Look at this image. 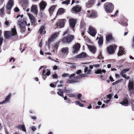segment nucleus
I'll return each instance as SVG.
<instances>
[{
  "instance_id": "f257e3e1",
  "label": "nucleus",
  "mask_w": 134,
  "mask_h": 134,
  "mask_svg": "<svg viewBox=\"0 0 134 134\" xmlns=\"http://www.w3.org/2000/svg\"><path fill=\"white\" fill-rule=\"evenodd\" d=\"M81 70H79L76 71V73H73L69 76V80L68 81L67 83H72L76 82H79V79L84 77H86V75L85 74H79L81 72Z\"/></svg>"
},
{
  "instance_id": "f03ea898",
  "label": "nucleus",
  "mask_w": 134,
  "mask_h": 134,
  "mask_svg": "<svg viewBox=\"0 0 134 134\" xmlns=\"http://www.w3.org/2000/svg\"><path fill=\"white\" fill-rule=\"evenodd\" d=\"M23 15H18L17 16L18 25L20 27L21 32L22 33L24 32L26 30L25 24L26 22L24 21L23 19Z\"/></svg>"
},
{
  "instance_id": "7ed1b4c3",
  "label": "nucleus",
  "mask_w": 134,
  "mask_h": 134,
  "mask_svg": "<svg viewBox=\"0 0 134 134\" xmlns=\"http://www.w3.org/2000/svg\"><path fill=\"white\" fill-rule=\"evenodd\" d=\"M17 32L15 28H12L11 32L10 31H5V36L6 38L9 39L12 36L16 35Z\"/></svg>"
},
{
  "instance_id": "20e7f679",
  "label": "nucleus",
  "mask_w": 134,
  "mask_h": 134,
  "mask_svg": "<svg viewBox=\"0 0 134 134\" xmlns=\"http://www.w3.org/2000/svg\"><path fill=\"white\" fill-rule=\"evenodd\" d=\"M104 8L107 13H111L113 12L114 6L111 3H107L105 4Z\"/></svg>"
},
{
  "instance_id": "39448f33",
  "label": "nucleus",
  "mask_w": 134,
  "mask_h": 134,
  "mask_svg": "<svg viewBox=\"0 0 134 134\" xmlns=\"http://www.w3.org/2000/svg\"><path fill=\"white\" fill-rule=\"evenodd\" d=\"M134 82L132 79H130L128 85V87L130 93L133 94L134 91Z\"/></svg>"
},
{
  "instance_id": "423d86ee",
  "label": "nucleus",
  "mask_w": 134,
  "mask_h": 134,
  "mask_svg": "<svg viewBox=\"0 0 134 134\" xmlns=\"http://www.w3.org/2000/svg\"><path fill=\"white\" fill-rule=\"evenodd\" d=\"M13 0H9L6 5V12L8 14H9L12 7L13 5Z\"/></svg>"
},
{
  "instance_id": "0eeeda50",
  "label": "nucleus",
  "mask_w": 134,
  "mask_h": 134,
  "mask_svg": "<svg viewBox=\"0 0 134 134\" xmlns=\"http://www.w3.org/2000/svg\"><path fill=\"white\" fill-rule=\"evenodd\" d=\"M74 38L73 36L69 35L67 37H64L62 41L64 43L67 42L69 43Z\"/></svg>"
},
{
  "instance_id": "6e6552de",
  "label": "nucleus",
  "mask_w": 134,
  "mask_h": 134,
  "mask_svg": "<svg viewBox=\"0 0 134 134\" xmlns=\"http://www.w3.org/2000/svg\"><path fill=\"white\" fill-rule=\"evenodd\" d=\"M88 32L91 36H94L96 35L97 31L95 29L91 26H90L89 27Z\"/></svg>"
},
{
  "instance_id": "1a4fd4ad",
  "label": "nucleus",
  "mask_w": 134,
  "mask_h": 134,
  "mask_svg": "<svg viewBox=\"0 0 134 134\" xmlns=\"http://www.w3.org/2000/svg\"><path fill=\"white\" fill-rule=\"evenodd\" d=\"M115 44L110 46L107 48V52L109 54L113 53L115 51V49L116 47Z\"/></svg>"
},
{
  "instance_id": "9d476101",
  "label": "nucleus",
  "mask_w": 134,
  "mask_h": 134,
  "mask_svg": "<svg viewBox=\"0 0 134 134\" xmlns=\"http://www.w3.org/2000/svg\"><path fill=\"white\" fill-rule=\"evenodd\" d=\"M80 47V44L79 43L75 44L72 48L73 53L74 54L77 53V52L79 50Z\"/></svg>"
},
{
  "instance_id": "9b49d317",
  "label": "nucleus",
  "mask_w": 134,
  "mask_h": 134,
  "mask_svg": "<svg viewBox=\"0 0 134 134\" xmlns=\"http://www.w3.org/2000/svg\"><path fill=\"white\" fill-rule=\"evenodd\" d=\"M11 95L12 94H9L8 96L6 97L4 100L0 102V105L9 103L11 97Z\"/></svg>"
},
{
  "instance_id": "f8f14e48",
  "label": "nucleus",
  "mask_w": 134,
  "mask_h": 134,
  "mask_svg": "<svg viewBox=\"0 0 134 134\" xmlns=\"http://www.w3.org/2000/svg\"><path fill=\"white\" fill-rule=\"evenodd\" d=\"M76 20L75 19L71 18L69 20V22L70 26L72 28H74L75 26Z\"/></svg>"
},
{
  "instance_id": "ddd939ff",
  "label": "nucleus",
  "mask_w": 134,
  "mask_h": 134,
  "mask_svg": "<svg viewBox=\"0 0 134 134\" xmlns=\"http://www.w3.org/2000/svg\"><path fill=\"white\" fill-rule=\"evenodd\" d=\"M31 11L34 14L36 15L38 12V8L37 6L35 5H33L31 7Z\"/></svg>"
},
{
  "instance_id": "4468645a",
  "label": "nucleus",
  "mask_w": 134,
  "mask_h": 134,
  "mask_svg": "<svg viewBox=\"0 0 134 134\" xmlns=\"http://www.w3.org/2000/svg\"><path fill=\"white\" fill-rule=\"evenodd\" d=\"M81 7L80 6L76 5L72 8V13H76L81 11Z\"/></svg>"
},
{
  "instance_id": "2eb2a0df",
  "label": "nucleus",
  "mask_w": 134,
  "mask_h": 134,
  "mask_svg": "<svg viewBox=\"0 0 134 134\" xmlns=\"http://www.w3.org/2000/svg\"><path fill=\"white\" fill-rule=\"evenodd\" d=\"M96 0H89L86 3V7L88 8H89L94 4Z\"/></svg>"
},
{
  "instance_id": "dca6fc26",
  "label": "nucleus",
  "mask_w": 134,
  "mask_h": 134,
  "mask_svg": "<svg viewBox=\"0 0 134 134\" xmlns=\"http://www.w3.org/2000/svg\"><path fill=\"white\" fill-rule=\"evenodd\" d=\"M64 19H62L58 21L56 24L57 26L59 28L63 27L64 26Z\"/></svg>"
},
{
  "instance_id": "f3484780",
  "label": "nucleus",
  "mask_w": 134,
  "mask_h": 134,
  "mask_svg": "<svg viewBox=\"0 0 134 134\" xmlns=\"http://www.w3.org/2000/svg\"><path fill=\"white\" fill-rule=\"evenodd\" d=\"M119 103L121 104L122 105L127 106L129 104L128 100L127 98L125 97L123 100L122 102H120Z\"/></svg>"
},
{
  "instance_id": "a211bd4d",
  "label": "nucleus",
  "mask_w": 134,
  "mask_h": 134,
  "mask_svg": "<svg viewBox=\"0 0 134 134\" xmlns=\"http://www.w3.org/2000/svg\"><path fill=\"white\" fill-rule=\"evenodd\" d=\"M29 2V0H19L18 2L19 4L22 6H26Z\"/></svg>"
},
{
  "instance_id": "6ab92c4d",
  "label": "nucleus",
  "mask_w": 134,
  "mask_h": 134,
  "mask_svg": "<svg viewBox=\"0 0 134 134\" xmlns=\"http://www.w3.org/2000/svg\"><path fill=\"white\" fill-rule=\"evenodd\" d=\"M61 51L63 54L66 55L68 53L69 49L67 47H65L62 48Z\"/></svg>"
},
{
  "instance_id": "aec40b11",
  "label": "nucleus",
  "mask_w": 134,
  "mask_h": 134,
  "mask_svg": "<svg viewBox=\"0 0 134 134\" xmlns=\"http://www.w3.org/2000/svg\"><path fill=\"white\" fill-rule=\"evenodd\" d=\"M47 72L46 74H41L42 78L44 80H45L46 79L47 76H48L51 74V71L49 70H47Z\"/></svg>"
},
{
  "instance_id": "412c9836",
  "label": "nucleus",
  "mask_w": 134,
  "mask_h": 134,
  "mask_svg": "<svg viewBox=\"0 0 134 134\" xmlns=\"http://www.w3.org/2000/svg\"><path fill=\"white\" fill-rule=\"evenodd\" d=\"M17 128L21 130H22L24 132H26V130L25 125L24 124H20L17 126Z\"/></svg>"
},
{
  "instance_id": "4be33fe9",
  "label": "nucleus",
  "mask_w": 134,
  "mask_h": 134,
  "mask_svg": "<svg viewBox=\"0 0 134 134\" xmlns=\"http://www.w3.org/2000/svg\"><path fill=\"white\" fill-rule=\"evenodd\" d=\"M85 24L83 20L81 21L80 23V28L82 29L81 31L82 32H84L85 29Z\"/></svg>"
},
{
  "instance_id": "5701e85b",
  "label": "nucleus",
  "mask_w": 134,
  "mask_h": 134,
  "mask_svg": "<svg viewBox=\"0 0 134 134\" xmlns=\"http://www.w3.org/2000/svg\"><path fill=\"white\" fill-rule=\"evenodd\" d=\"M125 51L121 47H120L119 51L118 53V55L119 56H121L124 53Z\"/></svg>"
},
{
  "instance_id": "b1692460",
  "label": "nucleus",
  "mask_w": 134,
  "mask_h": 134,
  "mask_svg": "<svg viewBox=\"0 0 134 134\" xmlns=\"http://www.w3.org/2000/svg\"><path fill=\"white\" fill-rule=\"evenodd\" d=\"M97 16V12L94 10H92L91 13L90 17L91 18H95Z\"/></svg>"
},
{
  "instance_id": "393cba45",
  "label": "nucleus",
  "mask_w": 134,
  "mask_h": 134,
  "mask_svg": "<svg viewBox=\"0 0 134 134\" xmlns=\"http://www.w3.org/2000/svg\"><path fill=\"white\" fill-rule=\"evenodd\" d=\"M39 32L41 34H44L46 33L44 26L42 25L40 27Z\"/></svg>"
},
{
  "instance_id": "a878e982",
  "label": "nucleus",
  "mask_w": 134,
  "mask_h": 134,
  "mask_svg": "<svg viewBox=\"0 0 134 134\" xmlns=\"http://www.w3.org/2000/svg\"><path fill=\"white\" fill-rule=\"evenodd\" d=\"M29 18L33 23H34L35 22V18L34 16L30 14H28Z\"/></svg>"
},
{
  "instance_id": "bb28decb",
  "label": "nucleus",
  "mask_w": 134,
  "mask_h": 134,
  "mask_svg": "<svg viewBox=\"0 0 134 134\" xmlns=\"http://www.w3.org/2000/svg\"><path fill=\"white\" fill-rule=\"evenodd\" d=\"M46 5V3L43 2H41L40 4V6L41 10L44 9Z\"/></svg>"
},
{
  "instance_id": "cd10ccee",
  "label": "nucleus",
  "mask_w": 134,
  "mask_h": 134,
  "mask_svg": "<svg viewBox=\"0 0 134 134\" xmlns=\"http://www.w3.org/2000/svg\"><path fill=\"white\" fill-rule=\"evenodd\" d=\"M105 72L106 70L105 69H103L102 70L101 69H98L97 70H96L95 72L96 74H101L102 72L105 73Z\"/></svg>"
},
{
  "instance_id": "c85d7f7f",
  "label": "nucleus",
  "mask_w": 134,
  "mask_h": 134,
  "mask_svg": "<svg viewBox=\"0 0 134 134\" xmlns=\"http://www.w3.org/2000/svg\"><path fill=\"white\" fill-rule=\"evenodd\" d=\"M86 54L85 53L83 52L80 54L76 55V58H83L85 57L86 56Z\"/></svg>"
},
{
  "instance_id": "c756f323",
  "label": "nucleus",
  "mask_w": 134,
  "mask_h": 134,
  "mask_svg": "<svg viewBox=\"0 0 134 134\" xmlns=\"http://www.w3.org/2000/svg\"><path fill=\"white\" fill-rule=\"evenodd\" d=\"M88 47L90 51L92 53H94L95 52L96 49L94 47L92 46H88Z\"/></svg>"
},
{
  "instance_id": "7c9ffc66",
  "label": "nucleus",
  "mask_w": 134,
  "mask_h": 134,
  "mask_svg": "<svg viewBox=\"0 0 134 134\" xmlns=\"http://www.w3.org/2000/svg\"><path fill=\"white\" fill-rule=\"evenodd\" d=\"M55 7L56 5H53L49 9V11L50 15H51L53 13Z\"/></svg>"
},
{
  "instance_id": "2f4dec72",
  "label": "nucleus",
  "mask_w": 134,
  "mask_h": 134,
  "mask_svg": "<svg viewBox=\"0 0 134 134\" xmlns=\"http://www.w3.org/2000/svg\"><path fill=\"white\" fill-rule=\"evenodd\" d=\"M65 10L64 9L62 8H60L59 9L58 11L57 14L59 15L63 14Z\"/></svg>"
},
{
  "instance_id": "473e14b6",
  "label": "nucleus",
  "mask_w": 134,
  "mask_h": 134,
  "mask_svg": "<svg viewBox=\"0 0 134 134\" xmlns=\"http://www.w3.org/2000/svg\"><path fill=\"white\" fill-rule=\"evenodd\" d=\"M58 91L57 92V94L60 96H62L63 97V90L60 89H58Z\"/></svg>"
},
{
  "instance_id": "72a5a7b5",
  "label": "nucleus",
  "mask_w": 134,
  "mask_h": 134,
  "mask_svg": "<svg viewBox=\"0 0 134 134\" xmlns=\"http://www.w3.org/2000/svg\"><path fill=\"white\" fill-rule=\"evenodd\" d=\"M4 7H3L0 10V14L1 16L3 17L4 14Z\"/></svg>"
},
{
  "instance_id": "f704fd0d",
  "label": "nucleus",
  "mask_w": 134,
  "mask_h": 134,
  "mask_svg": "<svg viewBox=\"0 0 134 134\" xmlns=\"http://www.w3.org/2000/svg\"><path fill=\"white\" fill-rule=\"evenodd\" d=\"M106 40L108 41H109L111 40L112 38L111 35L109 34L106 37Z\"/></svg>"
},
{
  "instance_id": "c9c22d12",
  "label": "nucleus",
  "mask_w": 134,
  "mask_h": 134,
  "mask_svg": "<svg viewBox=\"0 0 134 134\" xmlns=\"http://www.w3.org/2000/svg\"><path fill=\"white\" fill-rule=\"evenodd\" d=\"M67 95L70 97H76L77 96L76 93H71L67 94Z\"/></svg>"
},
{
  "instance_id": "e433bc0d",
  "label": "nucleus",
  "mask_w": 134,
  "mask_h": 134,
  "mask_svg": "<svg viewBox=\"0 0 134 134\" xmlns=\"http://www.w3.org/2000/svg\"><path fill=\"white\" fill-rule=\"evenodd\" d=\"M103 38L102 37H100L98 41V43L100 46L102 45L103 43Z\"/></svg>"
},
{
  "instance_id": "4c0bfd02",
  "label": "nucleus",
  "mask_w": 134,
  "mask_h": 134,
  "mask_svg": "<svg viewBox=\"0 0 134 134\" xmlns=\"http://www.w3.org/2000/svg\"><path fill=\"white\" fill-rule=\"evenodd\" d=\"M110 100L107 98H104L103 99V102L106 104H108L110 101Z\"/></svg>"
},
{
  "instance_id": "58836bf2",
  "label": "nucleus",
  "mask_w": 134,
  "mask_h": 134,
  "mask_svg": "<svg viewBox=\"0 0 134 134\" xmlns=\"http://www.w3.org/2000/svg\"><path fill=\"white\" fill-rule=\"evenodd\" d=\"M91 71V70L90 69H88V68L87 67H86L84 69V72L85 73L87 72V74H89L90 73Z\"/></svg>"
},
{
  "instance_id": "ea45409f",
  "label": "nucleus",
  "mask_w": 134,
  "mask_h": 134,
  "mask_svg": "<svg viewBox=\"0 0 134 134\" xmlns=\"http://www.w3.org/2000/svg\"><path fill=\"white\" fill-rule=\"evenodd\" d=\"M75 103L76 104V105H79L81 107H83L84 106V105L83 104L81 103L79 101H76Z\"/></svg>"
},
{
  "instance_id": "a19ab883",
  "label": "nucleus",
  "mask_w": 134,
  "mask_h": 134,
  "mask_svg": "<svg viewBox=\"0 0 134 134\" xmlns=\"http://www.w3.org/2000/svg\"><path fill=\"white\" fill-rule=\"evenodd\" d=\"M129 69H124L121 72L120 74L122 75V74H124L126 71H128Z\"/></svg>"
},
{
  "instance_id": "79ce46f5",
  "label": "nucleus",
  "mask_w": 134,
  "mask_h": 134,
  "mask_svg": "<svg viewBox=\"0 0 134 134\" xmlns=\"http://www.w3.org/2000/svg\"><path fill=\"white\" fill-rule=\"evenodd\" d=\"M57 47H58L57 44L56 43V44H54V45L53 46V48L54 49L53 50V51L54 52H55V51L57 49Z\"/></svg>"
},
{
  "instance_id": "37998d69",
  "label": "nucleus",
  "mask_w": 134,
  "mask_h": 134,
  "mask_svg": "<svg viewBox=\"0 0 134 134\" xmlns=\"http://www.w3.org/2000/svg\"><path fill=\"white\" fill-rule=\"evenodd\" d=\"M59 34V33L58 32H56L52 36V37L54 38V39L55 38L58 36Z\"/></svg>"
},
{
  "instance_id": "c03bdc74",
  "label": "nucleus",
  "mask_w": 134,
  "mask_h": 134,
  "mask_svg": "<svg viewBox=\"0 0 134 134\" xmlns=\"http://www.w3.org/2000/svg\"><path fill=\"white\" fill-rule=\"evenodd\" d=\"M65 92L66 93H70L72 92L71 89H66V87L65 88Z\"/></svg>"
},
{
  "instance_id": "a18cd8bd",
  "label": "nucleus",
  "mask_w": 134,
  "mask_h": 134,
  "mask_svg": "<svg viewBox=\"0 0 134 134\" xmlns=\"http://www.w3.org/2000/svg\"><path fill=\"white\" fill-rule=\"evenodd\" d=\"M120 24L124 26H126L127 25V23L124 20H122L121 21Z\"/></svg>"
},
{
  "instance_id": "49530a36",
  "label": "nucleus",
  "mask_w": 134,
  "mask_h": 134,
  "mask_svg": "<svg viewBox=\"0 0 134 134\" xmlns=\"http://www.w3.org/2000/svg\"><path fill=\"white\" fill-rule=\"evenodd\" d=\"M54 38L52 36H51L49 38L48 41L50 42H51L54 40Z\"/></svg>"
},
{
  "instance_id": "de8ad7c7",
  "label": "nucleus",
  "mask_w": 134,
  "mask_h": 134,
  "mask_svg": "<svg viewBox=\"0 0 134 134\" xmlns=\"http://www.w3.org/2000/svg\"><path fill=\"white\" fill-rule=\"evenodd\" d=\"M70 0H67L64 1L62 2V3L63 4H68L70 2Z\"/></svg>"
},
{
  "instance_id": "09e8293b",
  "label": "nucleus",
  "mask_w": 134,
  "mask_h": 134,
  "mask_svg": "<svg viewBox=\"0 0 134 134\" xmlns=\"http://www.w3.org/2000/svg\"><path fill=\"white\" fill-rule=\"evenodd\" d=\"M112 96L111 94H109L107 96V98L111 100Z\"/></svg>"
},
{
  "instance_id": "8fccbe9b",
  "label": "nucleus",
  "mask_w": 134,
  "mask_h": 134,
  "mask_svg": "<svg viewBox=\"0 0 134 134\" xmlns=\"http://www.w3.org/2000/svg\"><path fill=\"white\" fill-rule=\"evenodd\" d=\"M30 128L33 131H35L36 129V127L34 126H31L30 127Z\"/></svg>"
},
{
  "instance_id": "3c124183",
  "label": "nucleus",
  "mask_w": 134,
  "mask_h": 134,
  "mask_svg": "<svg viewBox=\"0 0 134 134\" xmlns=\"http://www.w3.org/2000/svg\"><path fill=\"white\" fill-rule=\"evenodd\" d=\"M119 80L117 81H115V82L113 83H112V84L113 85H116V84H117V83H118L120 82L121 81V80Z\"/></svg>"
},
{
  "instance_id": "603ef678",
  "label": "nucleus",
  "mask_w": 134,
  "mask_h": 134,
  "mask_svg": "<svg viewBox=\"0 0 134 134\" xmlns=\"http://www.w3.org/2000/svg\"><path fill=\"white\" fill-rule=\"evenodd\" d=\"M81 96H82L81 94L80 93H79L77 96V98L79 100H81V99L80 98L81 97Z\"/></svg>"
},
{
  "instance_id": "864d4df0",
  "label": "nucleus",
  "mask_w": 134,
  "mask_h": 134,
  "mask_svg": "<svg viewBox=\"0 0 134 134\" xmlns=\"http://www.w3.org/2000/svg\"><path fill=\"white\" fill-rule=\"evenodd\" d=\"M69 74L65 73L63 74L62 75V76L63 77H67L69 76Z\"/></svg>"
},
{
  "instance_id": "5fc2aeb1",
  "label": "nucleus",
  "mask_w": 134,
  "mask_h": 134,
  "mask_svg": "<svg viewBox=\"0 0 134 134\" xmlns=\"http://www.w3.org/2000/svg\"><path fill=\"white\" fill-rule=\"evenodd\" d=\"M63 81H60L59 83H60V85H58L57 86L58 87H61L62 86V84L63 83Z\"/></svg>"
},
{
  "instance_id": "6e6d98bb",
  "label": "nucleus",
  "mask_w": 134,
  "mask_h": 134,
  "mask_svg": "<svg viewBox=\"0 0 134 134\" xmlns=\"http://www.w3.org/2000/svg\"><path fill=\"white\" fill-rule=\"evenodd\" d=\"M14 10L16 12H18L19 10V9L18 7H16L14 9Z\"/></svg>"
},
{
  "instance_id": "4d7b16f0",
  "label": "nucleus",
  "mask_w": 134,
  "mask_h": 134,
  "mask_svg": "<svg viewBox=\"0 0 134 134\" xmlns=\"http://www.w3.org/2000/svg\"><path fill=\"white\" fill-rule=\"evenodd\" d=\"M30 117L31 119L34 120L36 119L37 118V117L36 116H30Z\"/></svg>"
},
{
  "instance_id": "13d9d810",
  "label": "nucleus",
  "mask_w": 134,
  "mask_h": 134,
  "mask_svg": "<svg viewBox=\"0 0 134 134\" xmlns=\"http://www.w3.org/2000/svg\"><path fill=\"white\" fill-rule=\"evenodd\" d=\"M3 39L2 38H0V46L2 44V43Z\"/></svg>"
},
{
  "instance_id": "bf43d9fd",
  "label": "nucleus",
  "mask_w": 134,
  "mask_h": 134,
  "mask_svg": "<svg viewBox=\"0 0 134 134\" xmlns=\"http://www.w3.org/2000/svg\"><path fill=\"white\" fill-rule=\"evenodd\" d=\"M109 78L111 81L113 82L114 81L113 78L111 76H110Z\"/></svg>"
},
{
  "instance_id": "052dcab7",
  "label": "nucleus",
  "mask_w": 134,
  "mask_h": 134,
  "mask_svg": "<svg viewBox=\"0 0 134 134\" xmlns=\"http://www.w3.org/2000/svg\"><path fill=\"white\" fill-rule=\"evenodd\" d=\"M12 60H13V62H14L15 61V59L13 57H12L9 60V62H10Z\"/></svg>"
},
{
  "instance_id": "680f3d73",
  "label": "nucleus",
  "mask_w": 134,
  "mask_h": 134,
  "mask_svg": "<svg viewBox=\"0 0 134 134\" xmlns=\"http://www.w3.org/2000/svg\"><path fill=\"white\" fill-rule=\"evenodd\" d=\"M53 77L54 78H56L58 77V76L56 74H54L53 75Z\"/></svg>"
},
{
  "instance_id": "e2e57ef3",
  "label": "nucleus",
  "mask_w": 134,
  "mask_h": 134,
  "mask_svg": "<svg viewBox=\"0 0 134 134\" xmlns=\"http://www.w3.org/2000/svg\"><path fill=\"white\" fill-rule=\"evenodd\" d=\"M50 86L52 87H54L55 86L53 84L51 83L50 85Z\"/></svg>"
},
{
  "instance_id": "0e129e2a",
  "label": "nucleus",
  "mask_w": 134,
  "mask_h": 134,
  "mask_svg": "<svg viewBox=\"0 0 134 134\" xmlns=\"http://www.w3.org/2000/svg\"><path fill=\"white\" fill-rule=\"evenodd\" d=\"M71 68H72L74 69L76 68V66L75 65V64H73L71 66Z\"/></svg>"
},
{
  "instance_id": "69168bd1",
  "label": "nucleus",
  "mask_w": 134,
  "mask_h": 134,
  "mask_svg": "<svg viewBox=\"0 0 134 134\" xmlns=\"http://www.w3.org/2000/svg\"><path fill=\"white\" fill-rule=\"evenodd\" d=\"M93 65L95 67H96V68L99 67L100 66V65L98 64H96V65Z\"/></svg>"
},
{
  "instance_id": "338daca9",
  "label": "nucleus",
  "mask_w": 134,
  "mask_h": 134,
  "mask_svg": "<svg viewBox=\"0 0 134 134\" xmlns=\"http://www.w3.org/2000/svg\"><path fill=\"white\" fill-rule=\"evenodd\" d=\"M4 0H0V6L2 4Z\"/></svg>"
},
{
  "instance_id": "774afa93",
  "label": "nucleus",
  "mask_w": 134,
  "mask_h": 134,
  "mask_svg": "<svg viewBox=\"0 0 134 134\" xmlns=\"http://www.w3.org/2000/svg\"><path fill=\"white\" fill-rule=\"evenodd\" d=\"M5 24L7 25H9V22L7 21H6L5 22Z\"/></svg>"
}]
</instances>
